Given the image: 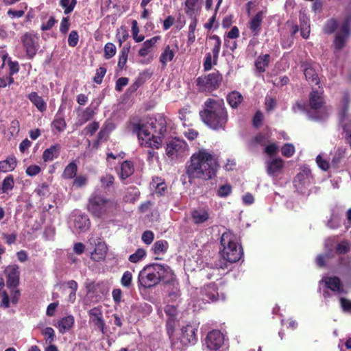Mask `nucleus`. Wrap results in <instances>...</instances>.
Returning <instances> with one entry per match:
<instances>
[{"instance_id":"nucleus-39","label":"nucleus","mask_w":351,"mask_h":351,"mask_svg":"<svg viewBox=\"0 0 351 351\" xmlns=\"http://www.w3.org/2000/svg\"><path fill=\"white\" fill-rule=\"evenodd\" d=\"M168 247L167 241L160 240L154 243L152 250L155 254H164L167 251Z\"/></svg>"},{"instance_id":"nucleus-24","label":"nucleus","mask_w":351,"mask_h":351,"mask_svg":"<svg viewBox=\"0 0 351 351\" xmlns=\"http://www.w3.org/2000/svg\"><path fill=\"white\" fill-rule=\"evenodd\" d=\"M160 36H156L145 40L143 43L141 48L138 51V55L141 57L147 56L150 53L152 49L158 43V41L160 40Z\"/></svg>"},{"instance_id":"nucleus-35","label":"nucleus","mask_w":351,"mask_h":351,"mask_svg":"<svg viewBox=\"0 0 351 351\" xmlns=\"http://www.w3.org/2000/svg\"><path fill=\"white\" fill-rule=\"evenodd\" d=\"M227 101L232 108H237L241 103V95L237 91H232L228 95Z\"/></svg>"},{"instance_id":"nucleus-44","label":"nucleus","mask_w":351,"mask_h":351,"mask_svg":"<svg viewBox=\"0 0 351 351\" xmlns=\"http://www.w3.org/2000/svg\"><path fill=\"white\" fill-rule=\"evenodd\" d=\"M14 186V178L12 175H8L6 176L3 182L1 189L2 192L4 193H8L9 191H12Z\"/></svg>"},{"instance_id":"nucleus-11","label":"nucleus","mask_w":351,"mask_h":351,"mask_svg":"<svg viewBox=\"0 0 351 351\" xmlns=\"http://www.w3.org/2000/svg\"><path fill=\"white\" fill-rule=\"evenodd\" d=\"M313 180L310 169L304 167L302 170L297 174L293 180V184L298 191L302 194H304L306 190L313 183Z\"/></svg>"},{"instance_id":"nucleus-56","label":"nucleus","mask_w":351,"mask_h":351,"mask_svg":"<svg viewBox=\"0 0 351 351\" xmlns=\"http://www.w3.org/2000/svg\"><path fill=\"white\" fill-rule=\"evenodd\" d=\"M43 335L45 337V341L47 343L51 344L55 339L54 330L51 327L45 328L42 332Z\"/></svg>"},{"instance_id":"nucleus-18","label":"nucleus","mask_w":351,"mask_h":351,"mask_svg":"<svg viewBox=\"0 0 351 351\" xmlns=\"http://www.w3.org/2000/svg\"><path fill=\"white\" fill-rule=\"evenodd\" d=\"M339 121L343 129V136L351 147V117L345 109L340 113Z\"/></svg>"},{"instance_id":"nucleus-4","label":"nucleus","mask_w":351,"mask_h":351,"mask_svg":"<svg viewBox=\"0 0 351 351\" xmlns=\"http://www.w3.org/2000/svg\"><path fill=\"white\" fill-rule=\"evenodd\" d=\"M174 278L171 268L166 265L152 264L145 266L138 274V282L144 288L158 285L160 280L169 282Z\"/></svg>"},{"instance_id":"nucleus-28","label":"nucleus","mask_w":351,"mask_h":351,"mask_svg":"<svg viewBox=\"0 0 351 351\" xmlns=\"http://www.w3.org/2000/svg\"><path fill=\"white\" fill-rule=\"evenodd\" d=\"M27 97L40 112H43L46 110V102L42 98V97L38 95L36 92L31 93L28 95Z\"/></svg>"},{"instance_id":"nucleus-41","label":"nucleus","mask_w":351,"mask_h":351,"mask_svg":"<svg viewBox=\"0 0 351 351\" xmlns=\"http://www.w3.org/2000/svg\"><path fill=\"white\" fill-rule=\"evenodd\" d=\"M198 1L199 0L185 1V12L190 18H193L194 15H195Z\"/></svg>"},{"instance_id":"nucleus-59","label":"nucleus","mask_w":351,"mask_h":351,"mask_svg":"<svg viewBox=\"0 0 351 351\" xmlns=\"http://www.w3.org/2000/svg\"><path fill=\"white\" fill-rule=\"evenodd\" d=\"M99 125L98 122L94 121L88 124L82 131V133L85 135L90 134L93 135L98 129Z\"/></svg>"},{"instance_id":"nucleus-23","label":"nucleus","mask_w":351,"mask_h":351,"mask_svg":"<svg viewBox=\"0 0 351 351\" xmlns=\"http://www.w3.org/2000/svg\"><path fill=\"white\" fill-rule=\"evenodd\" d=\"M74 322V317L68 315L59 319L55 326L58 328L60 333L64 334L73 328Z\"/></svg>"},{"instance_id":"nucleus-22","label":"nucleus","mask_w":351,"mask_h":351,"mask_svg":"<svg viewBox=\"0 0 351 351\" xmlns=\"http://www.w3.org/2000/svg\"><path fill=\"white\" fill-rule=\"evenodd\" d=\"M284 166L283 160L280 158L269 159L266 162L267 173L270 176H275Z\"/></svg>"},{"instance_id":"nucleus-13","label":"nucleus","mask_w":351,"mask_h":351,"mask_svg":"<svg viewBox=\"0 0 351 351\" xmlns=\"http://www.w3.org/2000/svg\"><path fill=\"white\" fill-rule=\"evenodd\" d=\"M223 334L219 330H213L206 337V345L210 350H218L224 343Z\"/></svg>"},{"instance_id":"nucleus-7","label":"nucleus","mask_w":351,"mask_h":351,"mask_svg":"<svg viewBox=\"0 0 351 351\" xmlns=\"http://www.w3.org/2000/svg\"><path fill=\"white\" fill-rule=\"evenodd\" d=\"M231 235L224 233L221 238V243L223 249L221 252L222 258L229 263H235L241 257V247L238 250L237 244L230 238Z\"/></svg>"},{"instance_id":"nucleus-57","label":"nucleus","mask_w":351,"mask_h":351,"mask_svg":"<svg viewBox=\"0 0 351 351\" xmlns=\"http://www.w3.org/2000/svg\"><path fill=\"white\" fill-rule=\"evenodd\" d=\"M52 126L58 132H62L66 128V124L63 118L58 117L53 121Z\"/></svg>"},{"instance_id":"nucleus-60","label":"nucleus","mask_w":351,"mask_h":351,"mask_svg":"<svg viewBox=\"0 0 351 351\" xmlns=\"http://www.w3.org/2000/svg\"><path fill=\"white\" fill-rule=\"evenodd\" d=\"M282 154L285 157H291L295 153V147L292 144L287 143L281 149Z\"/></svg>"},{"instance_id":"nucleus-27","label":"nucleus","mask_w":351,"mask_h":351,"mask_svg":"<svg viewBox=\"0 0 351 351\" xmlns=\"http://www.w3.org/2000/svg\"><path fill=\"white\" fill-rule=\"evenodd\" d=\"M191 217L193 222L199 224L206 221L209 218V214L206 209L199 208L192 211Z\"/></svg>"},{"instance_id":"nucleus-47","label":"nucleus","mask_w":351,"mask_h":351,"mask_svg":"<svg viewBox=\"0 0 351 351\" xmlns=\"http://www.w3.org/2000/svg\"><path fill=\"white\" fill-rule=\"evenodd\" d=\"M145 255V250L143 248H139L134 254L129 256V261L131 263H136L143 260Z\"/></svg>"},{"instance_id":"nucleus-14","label":"nucleus","mask_w":351,"mask_h":351,"mask_svg":"<svg viewBox=\"0 0 351 351\" xmlns=\"http://www.w3.org/2000/svg\"><path fill=\"white\" fill-rule=\"evenodd\" d=\"M21 42L27 56L32 58L38 49V38L32 34H25L21 37Z\"/></svg>"},{"instance_id":"nucleus-55","label":"nucleus","mask_w":351,"mask_h":351,"mask_svg":"<svg viewBox=\"0 0 351 351\" xmlns=\"http://www.w3.org/2000/svg\"><path fill=\"white\" fill-rule=\"evenodd\" d=\"M114 126L111 123H107L98 134L99 141L106 140L108 134L113 130Z\"/></svg>"},{"instance_id":"nucleus-32","label":"nucleus","mask_w":351,"mask_h":351,"mask_svg":"<svg viewBox=\"0 0 351 351\" xmlns=\"http://www.w3.org/2000/svg\"><path fill=\"white\" fill-rule=\"evenodd\" d=\"M300 35L304 38L307 39L310 34V21L306 15L300 16Z\"/></svg>"},{"instance_id":"nucleus-53","label":"nucleus","mask_w":351,"mask_h":351,"mask_svg":"<svg viewBox=\"0 0 351 351\" xmlns=\"http://www.w3.org/2000/svg\"><path fill=\"white\" fill-rule=\"evenodd\" d=\"M114 176L110 173H106L100 177V182L103 188H108L114 183Z\"/></svg>"},{"instance_id":"nucleus-51","label":"nucleus","mask_w":351,"mask_h":351,"mask_svg":"<svg viewBox=\"0 0 351 351\" xmlns=\"http://www.w3.org/2000/svg\"><path fill=\"white\" fill-rule=\"evenodd\" d=\"M191 117V111L190 110V108L189 106L182 108L179 112V117L180 120L184 122L183 125H186L185 122L190 121Z\"/></svg>"},{"instance_id":"nucleus-61","label":"nucleus","mask_w":351,"mask_h":351,"mask_svg":"<svg viewBox=\"0 0 351 351\" xmlns=\"http://www.w3.org/2000/svg\"><path fill=\"white\" fill-rule=\"evenodd\" d=\"M231 191L232 187L230 184H223L219 186L217 195L221 197H226L230 194Z\"/></svg>"},{"instance_id":"nucleus-49","label":"nucleus","mask_w":351,"mask_h":351,"mask_svg":"<svg viewBox=\"0 0 351 351\" xmlns=\"http://www.w3.org/2000/svg\"><path fill=\"white\" fill-rule=\"evenodd\" d=\"M104 58L106 60L112 58L117 51L116 46L112 43H108L104 46Z\"/></svg>"},{"instance_id":"nucleus-54","label":"nucleus","mask_w":351,"mask_h":351,"mask_svg":"<svg viewBox=\"0 0 351 351\" xmlns=\"http://www.w3.org/2000/svg\"><path fill=\"white\" fill-rule=\"evenodd\" d=\"M94 112L90 108H86L80 115L79 119V125H82L83 123L91 119L93 117Z\"/></svg>"},{"instance_id":"nucleus-1","label":"nucleus","mask_w":351,"mask_h":351,"mask_svg":"<svg viewBox=\"0 0 351 351\" xmlns=\"http://www.w3.org/2000/svg\"><path fill=\"white\" fill-rule=\"evenodd\" d=\"M167 122L162 114L147 117L132 125V132L136 135L142 147L159 149L162 144Z\"/></svg>"},{"instance_id":"nucleus-26","label":"nucleus","mask_w":351,"mask_h":351,"mask_svg":"<svg viewBox=\"0 0 351 351\" xmlns=\"http://www.w3.org/2000/svg\"><path fill=\"white\" fill-rule=\"evenodd\" d=\"M60 152V145L55 144L46 149L43 154V159L45 162L52 161L57 158Z\"/></svg>"},{"instance_id":"nucleus-62","label":"nucleus","mask_w":351,"mask_h":351,"mask_svg":"<svg viewBox=\"0 0 351 351\" xmlns=\"http://www.w3.org/2000/svg\"><path fill=\"white\" fill-rule=\"evenodd\" d=\"M106 73V69L104 67H99L96 70L95 76L93 78V81L97 84H100L102 82L103 77Z\"/></svg>"},{"instance_id":"nucleus-48","label":"nucleus","mask_w":351,"mask_h":351,"mask_svg":"<svg viewBox=\"0 0 351 351\" xmlns=\"http://www.w3.org/2000/svg\"><path fill=\"white\" fill-rule=\"evenodd\" d=\"M76 3V0H60V5L64 9L65 14H68L73 10Z\"/></svg>"},{"instance_id":"nucleus-10","label":"nucleus","mask_w":351,"mask_h":351,"mask_svg":"<svg viewBox=\"0 0 351 351\" xmlns=\"http://www.w3.org/2000/svg\"><path fill=\"white\" fill-rule=\"evenodd\" d=\"M351 34V18L347 17L335 33L333 41L335 53L340 51L345 46Z\"/></svg>"},{"instance_id":"nucleus-9","label":"nucleus","mask_w":351,"mask_h":351,"mask_svg":"<svg viewBox=\"0 0 351 351\" xmlns=\"http://www.w3.org/2000/svg\"><path fill=\"white\" fill-rule=\"evenodd\" d=\"M222 81V75L219 71L202 75L197 79V86L199 91L211 93L217 89Z\"/></svg>"},{"instance_id":"nucleus-36","label":"nucleus","mask_w":351,"mask_h":351,"mask_svg":"<svg viewBox=\"0 0 351 351\" xmlns=\"http://www.w3.org/2000/svg\"><path fill=\"white\" fill-rule=\"evenodd\" d=\"M205 294L209 300L212 302L218 301L220 300L219 293L217 290L216 285L210 284L205 288Z\"/></svg>"},{"instance_id":"nucleus-30","label":"nucleus","mask_w":351,"mask_h":351,"mask_svg":"<svg viewBox=\"0 0 351 351\" xmlns=\"http://www.w3.org/2000/svg\"><path fill=\"white\" fill-rule=\"evenodd\" d=\"M134 171V165L130 160H125L121 165L119 177L121 180H125L133 174Z\"/></svg>"},{"instance_id":"nucleus-33","label":"nucleus","mask_w":351,"mask_h":351,"mask_svg":"<svg viewBox=\"0 0 351 351\" xmlns=\"http://www.w3.org/2000/svg\"><path fill=\"white\" fill-rule=\"evenodd\" d=\"M270 60V56L269 54H265L258 57L255 62V66L256 69L260 73L265 71V69L268 66Z\"/></svg>"},{"instance_id":"nucleus-25","label":"nucleus","mask_w":351,"mask_h":351,"mask_svg":"<svg viewBox=\"0 0 351 351\" xmlns=\"http://www.w3.org/2000/svg\"><path fill=\"white\" fill-rule=\"evenodd\" d=\"M89 315L94 324L104 333V322L102 319V313L98 308H93L89 311Z\"/></svg>"},{"instance_id":"nucleus-40","label":"nucleus","mask_w":351,"mask_h":351,"mask_svg":"<svg viewBox=\"0 0 351 351\" xmlns=\"http://www.w3.org/2000/svg\"><path fill=\"white\" fill-rule=\"evenodd\" d=\"M337 241V237H330L324 241V250L326 252V256H333L335 254L334 247Z\"/></svg>"},{"instance_id":"nucleus-34","label":"nucleus","mask_w":351,"mask_h":351,"mask_svg":"<svg viewBox=\"0 0 351 351\" xmlns=\"http://www.w3.org/2000/svg\"><path fill=\"white\" fill-rule=\"evenodd\" d=\"M351 243L348 240L343 239L335 246V253L338 254H346L350 252Z\"/></svg>"},{"instance_id":"nucleus-12","label":"nucleus","mask_w":351,"mask_h":351,"mask_svg":"<svg viewBox=\"0 0 351 351\" xmlns=\"http://www.w3.org/2000/svg\"><path fill=\"white\" fill-rule=\"evenodd\" d=\"M90 225V220L87 215L80 211L73 213L71 217V226H73L74 231L77 232H85L89 229Z\"/></svg>"},{"instance_id":"nucleus-63","label":"nucleus","mask_w":351,"mask_h":351,"mask_svg":"<svg viewBox=\"0 0 351 351\" xmlns=\"http://www.w3.org/2000/svg\"><path fill=\"white\" fill-rule=\"evenodd\" d=\"M132 274L130 271H126L123 273L121 278V285L125 287H130L132 283Z\"/></svg>"},{"instance_id":"nucleus-6","label":"nucleus","mask_w":351,"mask_h":351,"mask_svg":"<svg viewBox=\"0 0 351 351\" xmlns=\"http://www.w3.org/2000/svg\"><path fill=\"white\" fill-rule=\"evenodd\" d=\"M323 91L313 90L310 94L309 103L311 109L307 111V116L314 121L324 120L328 115L327 109L324 106Z\"/></svg>"},{"instance_id":"nucleus-37","label":"nucleus","mask_w":351,"mask_h":351,"mask_svg":"<svg viewBox=\"0 0 351 351\" xmlns=\"http://www.w3.org/2000/svg\"><path fill=\"white\" fill-rule=\"evenodd\" d=\"M130 49V46L125 45L120 51L117 66L121 70L123 69L126 64Z\"/></svg>"},{"instance_id":"nucleus-38","label":"nucleus","mask_w":351,"mask_h":351,"mask_svg":"<svg viewBox=\"0 0 351 351\" xmlns=\"http://www.w3.org/2000/svg\"><path fill=\"white\" fill-rule=\"evenodd\" d=\"M339 26V23L337 19L331 18L326 21L324 25L323 31L325 34H333Z\"/></svg>"},{"instance_id":"nucleus-52","label":"nucleus","mask_w":351,"mask_h":351,"mask_svg":"<svg viewBox=\"0 0 351 351\" xmlns=\"http://www.w3.org/2000/svg\"><path fill=\"white\" fill-rule=\"evenodd\" d=\"M212 39L215 40V43L212 49V53L214 58V64H216L219 56L221 47V40L217 36H213Z\"/></svg>"},{"instance_id":"nucleus-16","label":"nucleus","mask_w":351,"mask_h":351,"mask_svg":"<svg viewBox=\"0 0 351 351\" xmlns=\"http://www.w3.org/2000/svg\"><path fill=\"white\" fill-rule=\"evenodd\" d=\"M197 326L195 324H187L182 328V333L180 336V342L184 346L189 344H195L197 341L196 332L197 331Z\"/></svg>"},{"instance_id":"nucleus-2","label":"nucleus","mask_w":351,"mask_h":351,"mask_svg":"<svg viewBox=\"0 0 351 351\" xmlns=\"http://www.w3.org/2000/svg\"><path fill=\"white\" fill-rule=\"evenodd\" d=\"M218 167L217 157L202 148L191 156L185 165V173L190 183L197 180L208 181L216 176Z\"/></svg>"},{"instance_id":"nucleus-20","label":"nucleus","mask_w":351,"mask_h":351,"mask_svg":"<svg viewBox=\"0 0 351 351\" xmlns=\"http://www.w3.org/2000/svg\"><path fill=\"white\" fill-rule=\"evenodd\" d=\"M7 274V286L8 287H16L19 282V271L16 265L8 266L5 269Z\"/></svg>"},{"instance_id":"nucleus-46","label":"nucleus","mask_w":351,"mask_h":351,"mask_svg":"<svg viewBox=\"0 0 351 351\" xmlns=\"http://www.w3.org/2000/svg\"><path fill=\"white\" fill-rule=\"evenodd\" d=\"M172 281V288L171 290H169V298L170 300L173 302H176L179 300L180 297V292L178 287V282H175L173 279Z\"/></svg>"},{"instance_id":"nucleus-50","label":"nucleus","mask_w":351,"mask_h":351,"mask_svg":"<svg viewBox=\"0 0 351 351\" xmlns=\"http://www.w3.org/2000/svg\"><path fill=\"white\" fill-rule=\"evenodd\" d=\"M341 223V217L337 214H332L330 219L327 222V226L330 229H337Z\"/></svg>"},{"instance_id":"nucleus-29","label":"nucleus","mask_w":351,"mask_h":351,"mask_svg":"<svg viewBox=\"0 0 351 351\" xmlns=\"http://www.w3.org/2000/svg\"><path fill=\"white\" fill-rule=\"evenodd\" d=\"M66 287L68 289H70V293L69 294V296L67 298V302L71 303H74L76 300V291L78 288V285L76 281L73 280H69L66 282H64L61 284V287L63 288V290H64V287Z\"/></svg>"},{"instance_id":"nucleus-43","label":"nucleus","mask_w":351,"mask_h":351,"mask_svg":"<svg viewBox=\"0 0 351 351\" xmlns=\"http://www.w3.org/2000/svg\"><path fill=\"white\" fill-rule=\"evenodd\" d=\"M77 170V165L74 162H71L65 167L62 176L65 179H72L75 176Z\"/></svg>"},{"instance_id":"nucleus-19","label":"nucleus","mask_w":351,"mask_h":351,"mask_svg":"<svg viewBox=\"0 0 351 351\" xmlns=\"http://www.w3.org/2000/svg\"><path fill=\"white\" fill-rule=\"evenodd\" d=\"M178 51V41L175 40L173 44L167 45L165 47L163 51L161 53L159 60L162 66H167V63L173 60L176 53Z\"/></svg>"},{"instance_id":"nucleus-15","label":"nucleus","mask_w":351,"mask_h":351,"mask_svg":"<svg viewBox=\"0 0 351 351\" xmlns=\"http://www.w3.org/2000/svg\"><path fill=\"white\" fill-rule=\"evenodd\" d=\"M324 284L326 289H330L336 294H345L346 291L343 289L339 278L337 276H323L319 281V286Z\"/></svg>"},{"instance_id":"nucleus-45","label":"nucleus","mask_w":351,"mask_h":351,"mask_svg":"<svg viewBox=\"0 0 351 351\" xmlns=\"http://www.w3.org/2000/svg\"><path fill=\"white\" fill-rule=\"evenodd\" d=\"M151 185L156 189V193L162 195L167 189L165 183L159 178L153 179Z\"/></svg>"},{"instance_id":"nucleus-5","label":"nucleus","mask_w":351,"mask_h":351,"mask_svg":"<svg viewBox=\"0 0 351 351\" xmlns=\"http://www.w3.org/2000/svg\"><path fill=\"white\" fill-rule=\"evenodd\" d=\"M117 202L95 191L88 198V210L95 217L100 218L116 210Z\"/></svg>"},{"instance_id":"nucleus-31","label":"nucleus","mask_w":351,"mask_h":351,"mask_svg":"<svg viewBox=\"0 0 351 351\" xmlns=\"http://www.w3.org/2000/svg\"><path fill=\"white\" fill-rule=\"evenodd\" d=\"M17 161L15 157L10 156L0 161V171L7 173L13 171L16 167Z\"/></svg>"},{"instance_id":"nucleus-42","label":"nucleus","mask_w":351,"mask_h":351,"mask_svg":"<svg viewBox=\"0 0 351 351\" xmlns=\"http://www.w3.org/2000/svg\"><path fill=\"white\" fill-rule=\"evenodd\" d=\"M304 74L306 77V79L312 83L315 84H319V78L318 75L315 72V70L311 66L305 67L304 69Z\"/></svg>"},{"instance_id":"nucleus-3","label":"nucleus","mask_w":351,"mask_h":351,"mask_svg":"<svg viewBox=\"0 0 351 351\" xmlns=\"http://www.w3.org/2000/svg\"><path fill=\"white\" fill-rule=\"evenodd\" d=\"M203 122L213 130H223L228 121V113L222 99H208L199 112Z\"/></svg>"},{"instance_id":"nucleus-21","label":"nucleus","mask_w":351,"mask_h":351,"mask_svg":"<svg viewBox=\"0 0 351 351\" xmlns=\"http://www.w3.org/2000/svg\"><path fill=\"white\" fill-rule=\"evenodd\" d=\"M265 14V12L260 10L251 17L248 23V27L254 35H258L260 33L261 25Z\"/></svg>"},{"instance_id":"nucleus-64","label":"nucleus","mask_w":351,"mask_h":351,"mask_svg":"<svg viewBox=\"0 0 351 351\" xmlns=\"http://www.w3.org/2000/svg\"><path fill=\"white\" fill-rule=\"evenodd\" d=\"M79 40V36L77 31L73 30L70 32L68 38V44L71 47H75Z\"/></svg>"},{"instance_id":"nucleus-8","label":"nucleus","mask_w":351,"mask_h":351,"mask_svg":"<svg viewBox=\"0 0 351 351\" xmlns=\"http://www.w3.org/2000/svg\"><path fill=\"white\" fill-rule=\"evenodd\" d=\"M188 152L189 146L182 139L173 138L167 143L165 154L171 161L182 159L188 154Z\"/></svg>"},{"instance_id":"nucleus-58","label":"nucleus","mask_w":351,"mask_h":351,"mask_svg":"<svg viewBox=\"0 0 351 351\" xmlns=\"http://www.w3.org/2000/svg\"><path fill=\"white\" fill-rule=\"evenodd\" d=\"M165 312L169 316L168 319L175 320L178 315L177 308L173 305H167L165 308Z\"/></svg>"},{"instance_id":"nucleus-17","label":"nucleus","mask_w":351,"mask_h":351,"mask_svg":"<svg viewBox=\"0 0 351 351\" xmlns=\"http://www.w3.org/2000/svg\"><path fill=\"white\" fill-rule=\"evenodd\" d=\"M89 243L95 245V248L90 254V258L95 261L103 260L107 253V246L100 239H94L91 237L89 239Z\"/></svg>"}]
</instances>
